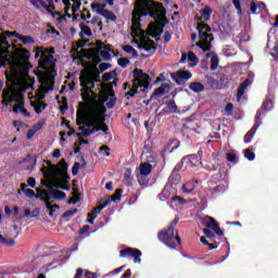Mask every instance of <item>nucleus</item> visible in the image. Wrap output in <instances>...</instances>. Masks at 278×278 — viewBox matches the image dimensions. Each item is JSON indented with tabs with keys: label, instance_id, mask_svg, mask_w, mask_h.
Masks as SVG:
<instances>
[{
	"label": "nucleus",
	"instance_id": "f257e3e1",
	"mask_svg": "<svg viewBox=\"0 0 278 278\" xmlns=\"http://www.w3.org/2000/svg\"><path fill=\"white\" fill-rule=\"evenodd\" d=\"M77 58H87L90 60V68L81 72L80 74V86L81 97L88 105L77 111L76 123L80 132L77 136L88 138L92 136L94 131H103L108 134L110 128L105 125V115H103L109 109L114 108L116 103V96L112 90L113 83L101 84L98 88L100 96L94 92V81H100L99 73L97 72V64L102 60H110L111 54L110 46L105 43L97 42L94 48L84 49L81 43H78L73 50Z\"/></svg>",
	"mask_w": 278,
	"mask_h": 278
},
{
	"label": "nucleus",
	"instance_id": "f03ea898",
	"mask_svg": "<svg viewBox=\"0 0 278 278\" xmlns=\"http://www.w3.org/2000/svg\"><path fill=\"white\" fill-rule=\"evenodd\" d=\"M10 45L4 36L0 35V66L9 64L10 72L7 73V88L2 92V103H15L13 112L23 114L29 118V112L25 110L23 92L34 88V79L29 77V51L23 48H14L10 53Z\"/></svg>",
	"mask_w": 278,
	"mask_h": 278
},
{
	"label": "nucleus",
	"instance_id": "7ed1b4c3",
	"mask_svg": "<svg viewBox=\"0 0 278 278\" xmlns=\"http://www.w3.org/2000/svg\"><path fill=\"white\" fill-rule=\"evenodd\" d=\"M149 14H157L161 18H164L166 15V10L162 3L153 2L150 0H136L135 9L132 11L130 36L132 38V42L137 45L138 49H143V51L151 53L155 51L157 47L149 36L155 38V40H160V36H162V29L153 24H150L148 31L146 33L140 27V17L147 16Z\"/></svg>",
	"mask_w": 278,
	"mask_h": 278
},
{
	"label": "nucleus",
	"instance_id": "20e7f679",
	"mask_svg": "<svg viewBox=\"0 0 278 278\" xmlns=\"http://www.w3.org/2000/svg\"><path fill=\"white\" fill-rule=\"evenodd\" d=\"M48 167L43 166L41 173L43 174V179L41 180L42 186L50 188V197L55 199V201H64L66 199V193L61 190H68L66 184H68V175H66V161L61 160L60 166L51 165V162H47Z\"/></svg>",
	"mask_w": 278,
	"mask_h": 278
},
{
	"label": "nucleus",
	"instance_id": "39448f33",
	"mask_svg": "<svg viewBox=\"0 0 278 278\" xmlns=\"http://www.w3.org/2000/svg\"><path fill=\"white\" fill-rule=\"evenodd\" d=\"M39 81L41 85L36 92L35 99L30 101V105L37 114H41L42 110L47 109V104L42 102V99H45V94H47V92H51V90H53V84H55L53 74L47 73L40 75Z\"/></svg>",
	"mask_w": 278,
	"mask_h": 278
},
{
	"label": "nucleus",
	"instance_id": "423d86ee",
	"mask_svg": "<svg viewBox=\"0 0 278 278\" xmlns=\"http://www.w3.org/2000/svg\"><path fill=\"white\" fill-rule=\"evenodd\" d=\"M134 73L135 80L132 85L129 83L124 85V90H127V88L129 89V91L126 93L127 99H129V97H134V94H136L138 91V88H149V75L140 70H135Z\"/></svg>",
	"mask_w": 278,
	"mask_h": 278
},
{
	"label": "nucleus",
	"instance_id": "0eeeda50",
	"mask_svg": "<svg viewBox=\"0 0 278 278\" xmlns=\"http://www.w3.org/2000/svg\"><path fill=\"white\" fill-rule=\"evenodd\" d=\"M198 31L200 38L198 47L203 51H210V49H212V40H214V37L212 36V28L203 23H199Z\"/></svg>",
	"mask_w": 278,
	"mask_h": 278
},
{
	"label": "nucleus",
	"instance_id": "6e6552de",
	"mask_svg": "<svg viewBox=\"0 0 278 278\" xmlns=\"http://www.w3.org/2000/svg\"><path fill=\"white\" fill-rule=\"evenodd\" d=\"M159 240L170 249H177V247L181 244V239L177 232L175 233V227L173 226H170L166 231H161L159 233Z\"/></svg>",
	"mask_w": 278,
	"mask_h": 278
},
{
	"label": "nucleus",
	"instance_id": "1a4fd4ad",
	"mask_svg": "<svg viewBox=\"0 0 278 278\" xmlns=\"http://www.w3.org/2000/svg\"><path fill=\"white\" fill-rule=\"evenodd\" d=\"M51 53H53V49L49 50L40 47L36 49L35 58H40L39 66L41 68H45V70L49 68V62L53 60V55H51Z\"/></svg>",
	"mask_w": 278,
	"mask_h": 278
},
{
	"label": "nucleus",
	"instance_id": "9d476101",
	"mask_svg": "<svg viewBox=\"0 0 278 278\" xmlns=\"http://www.w3.org/2000/svg\"><path fill=\"white\" fill-rule=\"evenodd\" d=\"M153 169L150 163H141L139 165L137 172V180L140 186H147L149 184V175H151V170Z\"/></svg>",
	"mask_w": 278,
	"mask_h": 278
},
{
	"label": "nucleus",
	"instance_id": "9b49d317",
	"mask_svg": "<svg viewBox=\"0 0 278 278\" xmlns=\"http://www.w3.org/2000/svg\"><path fill=\"white\" fill-rule=\"evenodd\" d=\"M121 257H134V262L135 264H140V262H142V260L140 257H142V252H140V250L138 249H134V248H127L125 250H122L119 252Z\"/></svg>",
	"mask_w": 278,
	"mask_h": 278
},
{
	"label": "nucleus",
	"instance_id": "f8f14e48",
	"mask_svg": "<svg viewBox=\"0 0 278 278\" xmlns=\"http://www.w3.org/2000/svg\"><path fill=\"white\" fill-rule=\"evenodd\" d=\"M29 1L35 8H37L38 10H40V9L47 10V12H49V14H51L53 12V10H55L53 0H46L47 2H45V0H29Z\"/></svg>",
	"mask_w": 278,
	"mask_h": 278
},
{
	"label": "nucleus",
	"instance_id": "ddd939ff",
	"mask_svg": "<svg viewBox=\"0 0 278 278\" xmlns=\"http://www.w3.org/2000/svg\"><path fill=\"white\" fill-rule=\"evenodd\" d=\"M65 5V12L68 14V10L72 11V14H75L81 8V2L79 0H62Z\"/></svg>",
	"mask_w": 278,
	"mask_h": 278
},
{
	"label": "nucleus",
	"instance_id": "4468645a",
	"mask_svg": "<svg viewBox=\"0 0 278 278\" xmlns=\"http://www.w3.org/2000/svg\"><path fill=\"white\" fill-rule=\"evenodd\" d=\"M206 227L207 229H212L217 236H224L225 233L220 230L218 222H216V219L213 217H207Z\"/></svg>",
	"mask_w": 278,
	"mask_h": 278
},
{
	"label": "nucleus",
	"instance_id": "2eb2a0df",
	"mask_svg": "<svg viewBox=\"0 0 278 278\" xmlns=\"http://www.w3.org/2000/svg\"><path fill=\"white\" fill-rule=\"evenodd\" d=\"M172 78L176 84H180L179 79H191L192 74L188 71H178L177 73L172 74Z\"/></svg>",
	"mask_w": 278,
	"mask_h": 278
},
{
	"label": "nucleus",
	"instance_id": "dca6fc26",
	"mask_svg": "<svg viewBox=\"0 0 278 278\" xmlns=\"http://www.w3.org/2000/svg\"><path fill=\"white\" fill-rule=\"evenodd\" d=\"M210 16H212V9L210 7H205L203 10L199 11L197 20L205 23V21H210Z\"/></svg>",
	"mask_w": 278,
	"mask_h": 278
},
{
	"label": "nucleus",
	"instance_id": "f3484780",
	"mask_svg": "<svg viewBox=\"0 0 278 278\" xmlns=\"http://www.w3.org/2000/svg\"><path fill=\"white\" fill-rule=\"evenodd\" d=\"M261 116V113L257 112L256 113V124L253 126V128L247 132V135L244 136V142H251V140L253 139V136H255V131H257V128L260 127V124H257V121Z\"/></svg>",
	"mask_w": 278,
	"mask_h": 278
},
{
	"label": "nucleus",
	"instance_id": "a211bd4d",
	"mask_svg": "<svg viewBox=\"0 0 278 278\" xmlns=\"http://www.w3.org/2000/svg\"><path fill=\"white\" fill-rule=\"evenodd\" d=\"M186 60H189V62H192L191 66H197L199 64V59L197 58V54L194 52H189L188 54L184 53L181 55L180 62H186Z\"/></svg>",
	"mask_w": 278,
	"mask_h": 278
},
{
	"label": "nucleus",
	"instance_id": "6ab92c4d",
	"mask_svg": "<svg viewBox=\"0 0 278 278\" xmlns=\"http://www.w3.org/2000/svg\"><path fill=\"white\" fill-rule=\"evenodd\" d=\"M36 156H28L24 160V164L26 167V170H29L30 173H34L36 170Z\"/></svg>",
	"mask_w": 278,
	"mask_h": 278
},
{
	"label": "nucleus",
	"instance_id": "aec40b11",
	"mask_svg": "<svg viewBox=\"0 0 278 278\" xmlns=\"http://www.w3.org/2000/svg\"><path fill=\"white\" fill-rule=\"evenodd\" d=\"M37 192L36 199H41L46 205L51 201V191L37 189Z\"/></svg>",
	"mask_w": 278,
	"mask_h": 278
},
{
	"label": "nucleus",
	"instance_id": "412c9836",
	"mask_svg": "<svg viewBox=\"0 0 278 278\" xmlns=\"http://www.w3.org/2000/svg\"><path fill=\"white\" fill-rule=\"evenodd\" d=\"M249 86H251V80H249V79H245L239 86V89H238V92H237V101H240V99H242V97H244V92H245L247 88H249Z\"/></svg>",
	"mask_w": 278,
	"mask_h": 278
},
{
	"label": "nucleus",
	"instance_id": "4be33fe9",
	"mask_svg": "<svg viewBox=\"0 0 278 278\" xmlns=\"http://www.w3.org/2000/svg\"><path fill=\"white\" fill-rule=\"evenodd\" d=\"M182 160L184 162H190L191 166H201V161L199 160V156L194 154L186 156Z\"/></svg>",
	"mask_w": 278,
	"mask_h": 278
},
{
	"label": "nucleus",
	"instance_id": "5701e85b",
	"mask_svg": "<svg viewBox=\"0 0 278 278\" xmlns=\"http://www.w3.org/2000/svg\"><path fill=\"white\" fill-rule=\"evenodd\" d=\"M189 88L192 90V92H195L197 94L205 90V86H203V84L201 83H191L189 85Z\"/></svg>",
	"mask_w": 278,
	"mask_h": 278
},
{
	"label": "nucleus",
	"instance_id": "b1692460",
	"mask_svg": "<svg viewBox=\"0 0 278 278\" xmlns=\"http://www.w3.org/2000/svg\"><path fill=\"white\" fill-rule=\"evenodd\" d=\"M123 51H125V53H128V55H131V58H138V51H136V49H134V47L129 45L123 46Z\"/></svg>",
	"mask_w": 278,
	"mask_h": 278
},
{
	"label": "nucleus",
	"instance_id": "393cba45",
	"mask_svg": "<svg viewBox=\"0 0 278 278\" xmlns=\"http://www.w3.org/2000/svg\"><path fill=\"white\" fill-rule=\"evenodd\" d=\"M181 190L182 192H185V194H190L194 192V182H187L182 185Z\"/></svg>",
	"mask_w": 278,
	"mask_h": 278
},
{
	"label": "nucleus",
	"instance_id": "a878e982",
	"mask_svg": "<svg viewBox=\"0 0 278 278\" xmlns=\"http://www.w3.org/2000/svg\"><path fill=\"white\" fill-rule=\"evenodd\" d=\"M91 8L92 10H94V12H97L98 14H101L105 10V4L94 2V3H91Z\"/></svg>",
	"mask_w": 278,
	"mask_h": 278
},
{
	"label": "nucleus",
	"instance_id": "bb28decb",
	"mask_svg": "<svg viewBox=\"0 0 278 278\" xmlns=\"http://www.w3.org/2000/svg\"><path fill=\"white\" fill-rule=\"evenodd\" d=\"M101 16H104V18H109V21H116V15L110 10H104L101 13Z\"/></svg>",
	"mask_w": 278,
	"mask_h": 278
},
{
	"label": "nucleus",
	"instance_id": "cd10ccee",
	"mask_svg": "<svg viewBox=\"0 0 278 278\" xmlns=\"http://www.w3.org/2000/svg\"><path fill=\"white\" fill-rule=\"evenodd\" d=\"M46 207L49 210V216H53V213L56 211V210H60V206L58 204H51V202L47 203L46 204Z\"/></svg>",
	"mask_w": 278,
	"mask_h": 278
},
{
	"label": "nucleus",
	"instance_id": "c85d7f7f",
	"mask_svg": "<svg viewBox=\"0 0 278 278\" xmlns=\"http://www.w3.org/2000/svg\"><path fill=\"white\" fill-rule=\"evenodd\" d=\"M218 68V56L212 54L211 56V71H216Z\"/></svg>",
	"mask_w": 278,
	"mask_h": 278
},
{
	"label": "nucleus",
	"instance_id": "c756f323",
	"mask_svg": "<svg viewBox=\"0 0 278 278\" xmlns=\"http://www.w3.org/2000/svg\"><path fill=\"white\" fill-rule=\"evenodd\" d=\"M166 90H168V85H162L161 87H159L154 94H157L159 97H162L164 94H166Z\"/></svg>",
	"mask_w": 278,
	"mask_h": 278
},
{
	"label": "nucleus",
	"instance_id": "7c9ffc66",
	"mask_svg": "<svg viewBox=\"0 0 278 278\" xmlns=\"http://www.w3.org/2000/svg\"><path fill=\"white\" fill-rule=\"evenodd\" d=\"M80 29H81V36H92V30H90V27L86 25H81Z\"/></svg>",
	"mask_w": 278,
	"mask_h": 278
},
{
	"label": "nucleus",
	"instance_id": "2f4dec72",
	"mask_svg": "<svg viewBox=\"0 0 278 278\" xmlns=\"http://www.w3.org/2000/svg\"><path fill=\"white\" fill-rule=\"evenodd\" d=\"M123 194V189H117L115 193L111 197L112 201H121V195Z\"/></svg>",
	"mask_w": 278,
	"mask_h": 278
},
{
	"label": "nucleus",
	"instance_id": "473e14b6",
	"mask_svg": "<svg viewBox=\"0 0 278 278\" xmlns=\"http://www.w3.org/2000/svg\"><path fill=\"white\" fill-rule=\"evenodd\" d=\"M225 114L226 116H231L233 114V104L228 103L225 108Z\"/></svg>",
	"mask_w": 278,
	"mask_h": 278
},
{
	"label": "nucleus",
	"instance_id": "72a5a7b5",
	"mask_svg": "<svg viewBox=\"0 0 278 278\" xmlns=\"http://www.w3.org/2000/svg\"><path fill=\"white\" fill-rule=\"evenodd\" d=\"M20 40H22V42H24L25 45H33L34 42V38L29 36H22Z\"/></svg>",
	"mask_w": 278,
	"mask_h": 278
},
{
	"label": "nucleus",
	"instance_id": "f704fd0d",
	"mask_svg": "<svg viewBox=\"0 0 278 278\" xmlns=\"http://www.w3.org/2000/svg\"><path fill=\"white\" fill-rule=\"evenodd\" d=\"M90 11H88V9H84L81 11L80 17L83 18V21H88V18H90Z\"/></svg>",
	"mask_w": 278,
	"mask_h": 278
},
{
	"label": "nucleus",
	"instance_id": "c9c22d12",
	"mask_svg": "<svg viewBox=\"0 0 278 278\" xmlns=\"http://www.w3.org/2000/svg\"><path fill=\"white\" fill-rule=\"evenodd\" d=\"M245 157L252 162V160H255V153L251 151V149H247L244 153Z\"/></svg>",
	"mask_w": 278,
	"mask_h": 278
},
{
	"label": "nucleus",
	"instance_id": "e433bc0d",
	"mask_svg": "<svg viewBox=\"0 0 278 278\" xmlns=\"http://www.w3.org/2000/svg\"><path fill=\"white\" fill-rule=\"evenodd\" d=\"M167 110H168V112H177V104H175V102H173V101L168 102Z\"/></svg>",
	"mask_w": 278,
	"mask_h": 278
},
{
	"label": "nucleus",
	"instance_id": "4c0bfd02",
	"mask_svg": "<svg viewBox=\"0 0 278 278\" xmlns=\"http://www.w3.org/2000/svg\"><path fill=\"white\" fill-rule=\"evenodd\" d=\"M232 3L236 10H238V14H242V5H240V0H232Z\"/></svg>",
	"mask_w": 278,
	"mask_h": 278
},
{
	"label": "nucleus",
	"instance_id": "58836bf2",
	"mask_svg": "<svg viewBox=\"0 0 278 278\" xmlns=\"http://www.w3.org/2000/svg\"><path fill=\"white\" fill-rule=\"evenodd\" d=\"M25 197H27L28 199H34V197H36V192L31 189H27L26 192L24 193Z\"/></svg>",
	"mask_w": 278,
	"mask_h": 278
},
{
	"label": "nucleus",
	"instance_id": "ea45409f",
	"mask_svg": "<svg viewBox=\"0 0 278 278\" xmlns=\"http://www.w3.org/2000/svg\"><path fill=\"white\" fill-rule=\"evenodd\" d=\"M77 212H79V210L72 208L70 211H66L63 216H75V214H77Z\"/></svg>",
	"mask_w": 278,
	"mask_h": 278
},
{
	"label": "nucleus",
	"instance_id": "a19ab883",
	"mask_svg": "<svg viewBox=\"0 0 278 278\" xmlns=\"http://www.w3.org/2000/svg\"><path fill=\"white\" fill-rule=\"evenodd\" d=\"M40 216V210L37 207L30 212V218H38Z\"/></svg>",
	"mask_w": 278,
	"mask_h": 278
},
{
	"label": "nucleus",
	"instance_id": "79ce46f5",
	"mask_svg": "<svg viewBox=\"0 0 278 278\" xmlns=\"http://www.w3.org/2000/svg\"><path fill=\"white\" fill-rule=\"evenodd\" d=\"M173 201H178L179 205H186V200L179 195H175Z\"/></svg>",
	"mask_w": 278,
	"mask_h": 278
},
{
	"label": "nucleus",
	"instance_id": "37998d69",
	"mask_svg": "<svg viewBox=\"0 0 278 278\" xmlns=\"http://www.w3.org/2000/svg\"><path fill=\"white\" fill-rule=\"evenodd\" d=\"M124 179L126 181H131V169H126V172L124 174Z\"/></svg>",
	"mask_w": 278,
	"mask_h": 278
},
{
	"label": "nucleus",
	"instance_id": "c03bdc74",
	"mask_svg": "<svg viewBox=\"0 0 278 278\" xmlns=\"http://www.w3.org/2000/svg\"><path fill=\"white\" fill-rule=\"evenodd\" d=\"M80 167H81V165L79 163H75L73 168H72L73 175H77V173H79Z\"/></svg>",
	"mask_w": 278,
	"mask_h": 278
},
{
	"label": "nucleus",
	"instance_id": "a18cd8bd",
	"mask_svg": "<svg viewBox=\"0 0 278 278\" xmlns=\"http://www.w3.org/2000/svg\"><path fill=\"white\" fill-rule=\"evenodd\" d=\"M251 5H250V11L252 12V14H255L257 12V4H255L254 0H251Z\"/></svg>",
	"mask_w": 278,
	"mask_h": 278
},
{
	"label": "nucleus",
	"instance_id": "49530a36",
	"mask_svg": "<svg viewBox=\"0 0 278 278\" xmlns=\"http://www.w3.org/2000/svg\"><path fill=\"white\" fill-rule=\"evenodd\" d=\"M203 233L206 236V238H214V232L207 228L203 229Z\"/></svg>",
	"mask_w": 278,
	"mask_h": 278
},
{
	"label": "nucleus",
	"instance_id": "de8ad7c7",
	"mask_svg": "<svg viewBox=\"0 0 278 278\" xmlns=\"http://www.w3.org/2000/svg\"><path fill=\"white\" fill-rule=\"evenodd\" d=\"M118 64H119V66H123L125 68V66H127L129 64V60H127V59H119L118 60Z\"/></svg>",
	"mask_w": 278,
	"mask_h": 278
},
{
	"label": "nucleus",
	"instance_id": "09e8293b",
	"mask_svg": "<svg viewBox=\"0 0 278 278\" xmlns=\"http://www.w3.org/2000/svg\"><path fill=\"white\" fill-rule=\"evenodd\" d=\"M35 135H36V129H30L26 134V138H28V140H31V138H34Z\"/></svg>",
	"mask_w": 278,
	"mask_h": 278
},
{
	"label": "nucleus",
	"instance_id": "8fccbe9b",
	"mask_svg": "<svg viewBox=\"0 0 278 278\" xmlns=\"http://www.w3.org/2000/svg\"><path fill=\"white\" fill-rule=\"evenodd\" d=\"M28 186L30 188H36V178L34 177L28 178Z\"/></svg>",
	"mask_w": 278,
	"mask_h": 278
},
{
	"label": "nucleus",
	"instance_id": "3c124183",
	"mask_svg": "<svg viewBox=\"0 0 278 278\" xmlns=\"http://www.w3.org/2000/svg\"><path fill=\"white\" fill-rule=\"evenodd\" d=\"M79 195H74L72 199L68 200V203L72 205H75V203H78Z\"/></svg>",
	"mask_w": 278,
	"mask_h": 278
},
{
	"label": "nucleus",
	"instance_id": "603ef678",
	"mask_svg": "<svg viewBox=\"0 0 278 278\" xmlns=\"http://www.w3.org/2000/svg\"><path fill=\"white\" fill-rule=\"evenodd\" d=\"M226 157H227L228 162H236V154H233V153H227Z\"/></svg>",
	"mask_w": 278,
	"mask_h": 278
},
{
	"label": "nucleus",
	"instance_id": "864d4df0",
	"mask_svg": "<svg viewBox=\"0 0 278 278\" xmlns=\"http://www.w3.org/2000/svg\"><path fill=\"white\" fill-rule=\"evenodd\" d=\"M89 219L87 220V223H89V225H94V219L97 218V216H92V213L88 214Z\"/></svg>",
	"mask_w": 278,
	"mask_h": 278
},
{
	"label": "nucleus",
	"instance_id": "5fc2aeb1",
	"mask_svg": "<svg viewBox=\"0 0 278 278\" xmlns=\"http://www.w3.org/2000/svg\"><path fill=\"white\" fill-rule=\"evenodd\" d=\"M103 205L94 207L91 214H101V210H103Z\"/></svg>",
	"mask_w": 278,
	"mask_h": 278
},
{
	"label": "nucleus",
	"instance_id": "6e6d98bb",
	"mask_svg": "<svg viewBox=\"0 0 278 278\" xmlns=\"http://www.w3.org/2000/svg\"><path fill=\"white\" fill-rule=\"evenodd\" d=\"M131 277V269H127L123 275L122 278H129Z\"/></svg>",
	"mask_w": 278,
	"mask_h": 278
},
{
	"label": "nucleus",
	"instance_id": "4d7b16f0",
	"mask_svg": "<svg viewBox=\"0 0 278 278\" xmlns=\"http://www.w3.org/2000/svg\"><path fill=\"white\" fill-rule=\"evenodd\" d=\"M164 38H165V42H170V38H172L170 33H165Z\"/></svg>",
	"mask_w": 278,
	"mask_h": 278
},
{
	"label": "nucleus",
	"instance_id": "13d9d810",
	"mask_svg": "<svg viewBox=\"0 0 278 278\" xmlns=\"http://www.w3.org/2000/svg\"><path fill=\"white\" fill-rule=\"evenodd\" d=\"M20 190H22V192H24V194H25V192H27V185L26 184H22Z\"/></svg>",
	"mask_w": 278,
	"mask_h": 278
},
{
	"label": "nucleus",
	"instance_id": "bf43d9fd",
	"mask_svg": "<svg viewBox=\"0 0 278 278\" xmlns=\"http://www.w3.org/2000/svg\"><path fill=\"white\" fill-rule=\"evenodd\" d=\"M24 216H26V217H28V218H31V211L25 210V211H24Z\"/></svg>",
	"mask_w": 278,
	"mask_h": 278
},
{
	"label": "nucleus",
	"instance_id": "052dcab7",
	"mask_svg": "<svg viewBox=\"0 0 278 278\" xmlns=\"http://www.w3.org/2000/svg\"><path fill=\"white\" fill-rule=\"evenodd\" d=\"M260 10H265L266 9V4L264 2H260L257 5H256Z\"/></svg>",
	"mask_w": 278,
	"mask_h": 278
},
{
	"label": "nucleus",
	"instance_id": "680f3d73",
	"mask_svg": "<svg viewBox=\"0 0 278 278\" xmlns=\"http://www.w3.org/2000/svg\"><path fill=\"white\" fill-rule=\"evenodd\" d=\"M200 242L202 243V244H210V242H207V239H205V237H201L200 238Z\"/></svg>",
	"mask_w": 278,
	"mask_h": 278
},
{
	"label": "nucleus",
	"instance_id": "e2e57ef3",
	"mask_svg": "<svg viewBox=\"0 0 278 278\" xmlns=\"http://www.w3.org/2000/svg\"><path fill=\"white\" fill-rule=\"evenodd\" d=\"M4 212L8 216H10V214H12V210L10 208V206H5L4 207Z\"/></svg>",
	"mask_w": 278,
	"mask_h": 278
},
{
	"label": "nucleus",
	"instance_id": "0e129e2a",
	"mask_svg": "<svg viewBox=\"0 0 278 278\" xmlns=\"http://www.w3.org/2000/svg\"><path fill=\"white\" fill-rule=\"evenodd\" d=\"M105 188H106V190H112V188H114V185H112V182H108L105 185Z\"/></svg>",
	"mask_w": 278,
	"mask_h": 278
},
{
	"label": "nucleus",
	"instance_id": "69168bd1",
	"mask_svg": "<svg viewBox=\"0 0 278 278\" xmlns=\"http://www.w3.org/2000/svg\"><path fill=\"white\" fill-rule=\"evenodd\" d=\"M52 155L53 157H60L61 155L60 150H55Z\"/></svg>",
	"mask_w": 278,
	"mask_h": 278
},
{
	"label": "nucleus",
	"instance_id": "338daca9",
	"mask_svg": "<svg viewBox=\"0 0 278 278\" xmlns=\"http://www.w3.org/2000/svg\"><path fill=\"white\" fill-rule=\"evenodd\" d=\"M100 151H110V148L108 146H102L100 148Z\"/></svg>",
	"mask_w": 278,
	"mask_h": 278
},
{
	"label": "nucleus",
	"instance_id": "774afa93",
	"mask_svg": "<svg viewBox=\"0 0 278 278\" xmlns=\"http://www.w3.org/2000/svg\"><path fill=\"white\" fill-rule=\"evenodd\" d=\"M274 27H278V15H276V22L274 23Z\"/></svg>",
	"mask_w": 278,
	"mask_h": 278
}]
</instances>
